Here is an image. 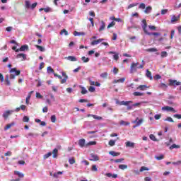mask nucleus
Returning a JSON list of instances; mask_svg holds the SVG:
<instances>
[{
    "label": "nucleus",
    "mask_w": 181,
    "mask_h": 181,
    "mask_svg": "<svg viewBox=\"0 0 181 181\" xmlns=\"http://www.w3.org/2000/svg\"><path fill=\"white\" fill-rule=\"evenodd\" d=\"M36 98H43V95H41L40 93H36Z\"/></svg>",
    "instance_id": "nucleus-62"
},
{
    "label": "nucleus",
    "mask_w": 181,
    "mask_h": 181,
    "mask_svg": "<svg viewBox=\"0 0 181 181\" xmlns=\"http://www.w3.org/2000/svg\"><path fill=\"white\" fill-rule=\"evenodd\" d=\"M108 145H110V146H114L115 145V140H110Z\"/></svg>",
    "instance_id": "nucleus-47"
},
{
    "label": "nucleus",
    "mask_w": 181,
    "mask_h": 181,
    "mask_svg": "<svg viewBox=\"0 0 181 181\" xmlns=\"http://www.w3.org/2000/svg\"><path fill=\"white\" fill-rule=\"evenodd\" d=\"M181 83L177 81V80L170 79L169 80V86H180Z\"/></svg>",
    "instance_id": "nucleus-7"
},
{
    "label": "nucleus",
    "mask_w": 181,
    "mask_h": 181,
    "mask_svg": "<svg viewBox=\"0 0 181 181\" xmlns=\"http://www.w3.org/2000/svg\"><path fill=\"white\" fill-rule=\"evenodd\" d=\"M88 91H90V93H94V91H95V88H94V86H90L88 88Z\"/></svg>",
    "instance_id": "nucleus-55"
},
{
    "label": "nucleus",
    "mask_w": 181,
    "mask_h": 181,
    "mask_svg": "<svg viewBox=\"0 0 181 181\" xmlns=\"http://www.w3.org/2000/svg\"><path fill=\"white\" fill-rule=\"evenodd\" d=\"M81 94H83V95L87 94L88 90H87V89H86V88L81 86Z\"/></svg>",
    "instance_id": "nucleus-43"
},
{
    "label": "nucleus",
    "mask_w": 181,
    "mask_h": 181,
    "mask_svg": "<svg viewBox=\"0 0 181 181\" xmlns=\"http://www.w3.org/2000/svg\"><path fill=\"white\" fill-rule=\"evenodd\" d=\"M25 50H29V46L28 45L21 46L20 49H17L16 50V52L18 53L19 52H25Z\"/></svg>",
    "instance_id": "nucleus-5"
},
{
    "label": "nucleus",
    "mask_w": 181,
    "mask_h": 181,
    "mask_svg": "<svg viewBox=\"0 0 181 181\" xmlns=\"http://www.w3.org/2000/svg\"><path fill=\"white\" fill-rule=\"evenodd\" d=\"M47 70L48 73H54V70L53 69V68H52V66H48Z\"/></svg>",
    "instance_id": "nucleus-49"
},
{
    "label": "nucleus",
    "mask_w": 181,
    "mask_h": 181,
    "mask_svg": "<svg viewBox=\"0 0 181 181\" xmlns=\"http://www.w3.org/2000/svg\"><path fill=\"white\" fill-rule=\"evenodd\" d=\"M85 35H86V33L84 32H78V31L74 32V36H84Z\"/></svg>",
    "instance_id": "nucleus-16"
},
{
    "label": "nucleus",
    "mask_w": 181,
    "mask_h": 181,
    "mask_svg": "<svg viewBox=\"0 0 181 181\" xmlns=\"http://www.w3.org/2000/svg\"><path fill=\"white\" fill-rule=\"evenodd\" d=\"M139 9H145V8H146V6L145 5V4L142 3L139 5Z\"/></svg>",
    "instance_id": "nucleus-59"
},
{
    "label": "nucleus",
    "mask_w": 181,
    "mask_h": 181,
    "mask_svg": "<svg viewBox=\"0 0 181 181\" xmlns=\"http://www.w3.org/2000/svg\"><path fill=\"white\" fill-rule=\"evenodd\" d=\"M180 19V16H177V17L175 16H173L171 18V22L173 23V22H177Z\"/></svg>",
    "instance_id": "nucleus-20"
},
{
    "label": "nucleus",
    "mask_w": 181,
    "mask_h": 181,
    "mask_svg": "<svg viewBox=\"0 0 181 181\" xmlns=\"http://www.w3.org/2000/svg\"><path fill=\"white\" fill-rule=\"evenodd\" d=\"M13 125H15V122H11L10 124H8L5 127H4V130L5 131H8V129H9L10 128H12V127H13Z\"/></svg>",
    "instance_id": "nucleus-19"
},
{
    "label": "nucleus",
    "mask_w": 181,
    "mask_h": 181,
    "mask_svg": "<svg viewBox=\"0 0 181 181\" xmlns=\"http://www.w3.org/2000/svg\"><path fill=\"white\" fill-rule=\"evenodd\" d=\"M58 152H59V150H57V148H54L52 151V153H53L52 158H57Z\"/></svg>",
    "instance_id": "nucleus-29"
},
{
    "label": "nucleus",
    "mask_w": 181,
    "mask_h": 181,
    "mask_svg": "<svg viewBox=\"0 0 181 181\" xmlns=\"http://www.w3.org/2000/svg\"><path fill=\"white\" fill-rule=\"evenodd\" d=\"M172 165H181V160L171 163Z\"/></svg>",
    "instance_id": "nucleus-64"
},
{
    "label": "nucleus",
    "mask_w": 181,
    "mask_h": 181,
    "mask_svg": "<svg viewBox=\"0 0 181 181\" xmlns=\"http://www.w3.org/2000/svg\"><path fill=\"white\" fill-rule=\"evenodd\" d=\"M115 25V21H112L110 23H109L107 28L110 29V28H114Z\"/></svg>",
    "instance_id": "nucleus-37"
},
{
    "label": "nucleus",
    "mask_w": 181,
    "mask_h": 181,
    "mask_svg": "<svg viewBox=\"0 0 181 181\" xmlns=\"http://www.w3.org/2000/svg\"><path fill=\"white\" fill-rule=\"evenodd\" d=\"M146 88H149V86H147L146 85H140L137 87V90H141V91H145Z\"/></svg>",
    "instance_id": "nucleus-14"
},
{
    "label": "nucleus",
    "mask_w": 181,
    "mask_h": 181,
    "mask_svg": "<svg viewBox=\"0 0 181 181\" xmlns=\"http://www.w3.org/2000/svg\"><path fill=\"white\" fill-rule=\"evenodd\" d=\"M110 160H113V159ZM124 158H119V159H116V160H114V162L115 163H121L122 162H124Z\"/></svg>",
    "instance_id": "nucleus-32"
},
{
    "label": "nucleus",
    "mask_w": 181,
    "mask_h": 181,
    "mask_svg": "<svg viewBox=\"0 0 181 181\" xmlns=\"http://www.w3.org/2000/svg\"><path fill=\"white\" fill-rule=\"evenodd\" d=\"M5 81L7 86H11V81H9V75L6 76Z\"/></svg>",
    "instance_id": "nucleus-33"
},
{
    "label": "nucleus",
    "mask_w": 181,
    "mask_h": 181,
    "mask_svg": "<svg viewBox=\"0 0 181 181\" xmlns=\"http://www.w3.org/2000/svg\"><path fill=\"white\" fill-rule=\"evenodd\" d=\"M179 148H180V146L179 145H176V144H173L170 147V149L172 150V149H178Z\"/></svg>",
    "instance_id": "nucleus-40"
},
{
    "label": "nucleus",
    "mask_w": 181,
    "mask_h": 181,
    "mask_svg": "<svg viewBox=\"0 0 181 181\" xmlns=\"http://www.w3.org/2000/svg\"><path fill=\"white\" fill-rule=\"evenodd\" d=\"M133 95H134L135 97H141L142 95H144V93H141V92H134L133 93Z\"/></svg>",
    "instance_id": "nucleus-31"
},
{
    "label": "nucleus",
    "mask_w": 181,
    "mask_h": 181,
    "mask_svg": "<svg viewBox=\"0 0 181 181\" xmlns=\"http://www.w3.org/2000/svg\"><path fill=\"white\" fill-rule=\"evenodd\" d=\"M23 122H29V117L28 116H24L23 118Z\"/></svg>",
    "instance_id": "nucleus-56"
},
{
    "label": "nucleus",
    "mask_w": 181,
    "mask_h": 181,
    "mask_svg": "<svg viewBox=\"0 0 181 181\" xmlns=\"http://www.w3.org/2000/svg\"><path fill=\"white\" fill-rule=\"evenodd\" d=\"M62 76L64 77V78L61 80L60 83H61V84H64L65 83L67 82V78H69V76L64 71H62Z\"/></svg>",
    "instance_id": "nucleus-6"
},
{
    "label": "nucleus",
    "mask_w": 181,
    "mask_h": 181,
    "mask_svg": "<svg viewBox=\"0 0 181 181\" xmlns=\"http://www.w3.org/2000/svg\"><path fill=\"white\" fill-rule=\"evenodd\" d=\"M155 158H156V159H157V160H161V159H164L165 156L160 155L159 156H156Z\"/></svg>",
    "instance_id": "nucleus-54"
},
{
    "label": "nucleus",
    "mask_w": 181,
    "mask_h": 181,
    "mask_svg": "<svg viewBox=\"0 0 181 181\" xmlns=\"http://www.w3.org/2000/svg\"><path fill=\"white\" fill-rule=\"evenodd\" d=\"M146 77H148V78H150V80H153L152 73L151 72V71L147 69L146 70Z\"/></svg>",
    "instance_id": "nucleus-21"
},
{
    "label": "nucleus",
    "mask_w": 181,
    "mask_h": 181,
    "mask_svg": "<svg viewBox=\"0 0 181 181\" xmlns=\"http://www.w3.org/2000/svg\"><path fill=\"white\" fill-rule=\"evenodd\" d=\"M142 28H143V30L144 32V33H146V35H148V36H151V33L148 32V30L146 29L147 26H148V24L146 23V20H143L142 21Z\"/></svg>",
    "instance_id": "nucleus-3"
},
{
    "label": "nucleus",
    "mask_w": 181,
    "mask_h": 181,
    "mask_svg": "<svg viewBox=\"0 0 181 181\" xmlns=\"http://www.w3.org/2000/svg\"><path fill=\"white\" fill-rule=\"evenodd\" d=\"M134 6H138V3L129 4L127 7V9H131V8H134Z\"/></svg>",
    "instance_id": "nucleus-42"
},
{
    "label": "nucleus",
    "mask_w": 181,
    "mask_h": 181,
    "mask_svg": "<svg viewBox=\"0 0 181 181\" xmlns=\"http://www.w3.org/2000/svg\"><path fill=\"white\" fill-rule=\"evenodd\" d=\"M92 172H98V168L96 165H93L91 168Z\"/></svg>",
    "instance_id": "nucleus-38"
},
{
    "label": "nucleus",
    "mask_w": 181,
    "mask_h": 181,
    "mask_svg": "<svg viewBox=\"0 0 181 181\" xmlns=\"http://www.w3.org/2000/svg\"><path fill=\"white\" fill-rule=\"evenodd\" d=\"M145 170H149V168H146L145 166H142L141 168H140V172H144Z\"/></svg>",
    "instance_id": "nucleus-58"
},
{
    "label": "nucleus",
    "mask_w": 181,
    "mask_h": 181,
    "mask_svg": "<svg viewBox=\"0 0 181 181\" xmlns=\"http://www.w3.org/2000/svg\"><path fill=\"white\" fill-rule=\"evenodd\" d=\"M12 112H13V110H6V112H4V113L3 114V117L5 118V119H8V117H9V115L11 114H12Z\"/></svg>",
    "instance_id": "nucleus-9"
},
{
    "label": "nucleus",
    "mask_w": 181,
    "mask_h": 181,
    "mask_svg": "<svg viewBox=\"0 0 181 181\" xmlns=\"http://www.w3.org/2000/svg\"><path fill=\"white\" fill-rule=\"evenodd\" d=\"M33 93V90L29 92L28 95L27 96V98L25 99V104H29V100H30Z\"/></svg>",
    "instance_id": "nucleus-18"
},
{
    "label": "nucleus",
    "mask_w": 181,
    "mask_h": 181,
    "mask_svg": "<svg viewBox=\"0 0 181 181\" xmlns=\"http://www.w3.org/2000/svg\"><path fill=\"white\" fill-rule=\"evenodd\" d=\"M149 138L151 141H156V137L153 134H150Z\"/></svg>",
    "instance_id": "nucleus-60"
},
{
    "label": "nucleus",
    "mask_w": 181,
    "mask_h": 181,
    "mask_svg": "<svg viewBox=\"0 0 181 181\" xmlns=\"http://www.w3.org/2000/svg\"><path fill=\"white\" fill-rule=\"evenodd\" d=\"M110 21H115V22H121V18H117L115 16L110 17Z\"/></svg>",
    "instance_id": "nucleus-28"
},
{
    "label": "nucleus",
    "mask_w": 181,
    "mask_h": 181,
    "mask_svg": "<svg viewBox=\"0 0 181 181\" xmlns=\"http://www.w3.org/2000/svg\"><path fill=\"white\" fill-rule=\"evenodd\" d=\"M78 145L81 146V148H84L86 146V139H81L78 141Z\"/></svg>",
    "instance_id": "nucleus-13"
},
{
    "label": "nucleus",
    "mask_w": 181,
    "mask_h": 181,
    "mask_svg": "<svg viewBox=\"0 0 181 181\" xmlns=\"http://www.w3.org/2000/svg\"><path fill=\"white\" fill-rule=\"evenodd\" d=\"M105 29V23L104 21H101V26L99 28V32H103Z\"/></svg>",
    "instance_id": "nucleus-22"
},
{
    "label": "nucleus",
    "mask_w": 181,
    "mask_h": 181,
    "mask_svg": "<svg viewBox=\"0 0 181 181\" xmlns=\"http://www.w3.org/2000/svg\"><path fill=\"white\" fill-rule=\"evenodd\" d=\"M120 125L127 126V125H129V122L122 120V121H120Z\"/></svg>",
    "instance_id": "nucleus-53"
},
{
    "label": "nucleus",
    "mask_w": 181,
    "mask_h": 181,
    "mask_svg": "<svg viewBox=\"0 0 181 181\" xmlns=\"http://www.w3.org/2000/svg\"><path fill=\"white\" fill-rule=\"evenodd\" d=\"M160 56H161L162 58L168 57V52H166L165 51H163L160 53Z\"/></svg>",
    "instance_id": "nucleus-45"
},
{
    "label": "nucleus",
    "mask_w": 181,
    "mask_h": 181,
    "mask_svg": "<svg viewBox=\"0 0 181 181\" xmlns=\"http://www.w3.org/2000/svg\"><path fill=\"white\" fill-rule=\"evenodd\" d=\"M132 103V101H122L121 105H128V104Z\"/></svg>",
    "instance_id": "nucleus-44"
},
{
    "label": "nucleus",
    "mask_w": 181,
    "mask_h": 181,
    "mask_svg": "<svg viewBox=\"0 0 181 181\" xmlns=\"http://www.w3.org/2000/svg\"><path fill=\"white\" fill-rule=\"evenodd\" d=\"M134 122L136 123V126H133V128H136V127H139L140 125H142V122H144V119H140L139 117H136Z\"/></svg>",
    "instance_id": "nucleus-4"
},
{
    "label": "nucleus",
    "mask_w": 181,
    "mask_h": 181,
    "mask_svg": "<svg viewBox=\"0 0 181 181\" xmlns=\"http://www.w3.org/2000/svg\"><path fill=\"white\" fill-rule=\"evenodd\" d=\"M124 81H125V78H121L120 79H118V80L115 79L113 81V83L115 84L117 83H124Z\"/></svg>",
    "instance_id": "nucleus-25"
},
{
    "label": "nucleus",
    "mask_w": 181,
    "mask_h": 181,
    "mask_svg": "<svg viewBox=\"0 0 181 181\" xmlns=\"http://www.w3.org/2000/svg\"><path fill=\"white\" fill-rule=\"evenodd\" d=\"M69 163H70V165H74V163H76V159L74 158V157L69 158Z\"/></svg>",
    "instance_id": "nucleus-30"
},
{
    "label": "nucleus",
    "mask_w": 181,
    "mask_h": 181,
    "mask_svg": "<svg viewBox=\"0 0 181 181\" xmlns=\"http://www.w3.org/2000/svg\"><path fill=\"white\" fill-rule=\"evenodd\" d=\"M16 57L17 59H21V57H23V60H26V54H18Z\"/></svg>",
    "instance_id": "nucleus-26"
},
{
    "label": "nucleus",
    "mask_w": 181,
    "mask_h": 181,
    "mask_svg": "<svg viewBox=\"0 0 181 181\" xmlns=\"http://www.w3.org/2000/svg\"><path fill=\"white\" fill-rule=\"evenodd\" d=\"M173 117L177 118V119H181V115H178V114L174 115Z\"/></svg>",
    "instance_id": "nucleus-63"
},
{
    "label": "nucleus",
    "mask_w": 181,
    "mask_h": 181,
    "mask_svg": "<svg viewBox=\"0 0 181 181\" xmlns=\"http://www.w3.org/2000/svg\"><path fill=\"white\" fill-rule=\"evenodd\" d=\"M113 59L115 60V62H118V59H119V54L116 52V54L113 55Z\"/></svg>",
    "instance_id": "nucleus-41"
},
{
    "label": "nucleus",
    "mask_w": 181,
    "mask_h": 181,
    "mask_svg": "<svg viewBox=\"0 0 181 181\" xmlns=\"http://www.w3.org/2000/svg\"><path fill=\"white\" fill-rule=\"evenodd\" d=\"M92 117H93V118H94V119H98V121L103 119L102 117L97 116L95 115H92Z\"/></svg>",
    "instance_id": "nucleus-46"
},
{
    "label": "nucleus",
    "mask_w": 181,
    "mask_h": 181,
    "mask_svg": "<svg viewBox=\"0 0 181 181\" xmlns=\"http://www.w3.org/2000/svg\"><path fill=\"white\" fill-rule=\"evenodd\" d=\"M158 87L160 88H162V90H163L164 91H166V90L168 89V85H166V84H165L163 83H160Z\"/></svg>",
    "instance_id": "nucleus-15"
},
{
    "label": "nucleus",
    "mask_w": 181,
    "mask_h": 181,
    "mask_svg": "<svg viewBox=\"0 0 181 181\" xmlns=\"http://www.w3.org/2000/svg\"><path fill=\"white\" fill-rule=\"evenodd\" d=\"M35 47L40 50V52H45V47L40 46V45H35Z\"/></svg>",
    "instance_id": "nucleus-35"
},
{
    "label": "nucleus",
    "mask_w": 181,
    "mask_h": 181,
    "mask_svg": "<svg viewBox=\"0 0 181 181\" xmlns=\"http://www.w3.org/2000/svg\"><path fill=\"white\" fill-rule=\"evenodd\" d=\"M119 169L122 170H125V169H128V165L125 164H120L119 165Z\"/></svg>",
    "instance_id": "nucleus-23"
},
{
    "label": "nucleus",
    "mask_w": 181,
    "mask_h": 181,
    "mask_svg": "<svg viewBox=\"0 0 181 181\" xmlns=\"http://www.w3.org/2000/svg\"><path fill=\"white\" fill-rule=\"evenodd\" d=\"M125 145L127 148H135V143L131 141H127Z\"/></svg>",
    "instance_id": "nucleus-11"
},
{
    "label": "nucleus",
    "mask_w": 181,
    "mask_h": 181,
    "mask_svg": "<svg viewBox=\"0 0 181 181\" xmlns=\"http://www.w3.org/2000/svg\"><path fill=\"white\" fill-rule=\"evenodd\" d=\"M141 64L139 65V62H132L130 66V73L132 74L138 71V69H144L145 66V62L142 60Z\"/></svg>",
    "instance_id": "nucleus-1"
},
{
    "label": "nucleus",
    "mask_w": 181,
    "mask_h": 181,
    "mask_svg": "<svg viewBox=\"0 0 181 181\" xmlns=\"http://www.w3.org/2000/svg\"><path fill=\"white\" fill-rule=\"evenodd\" d=\"M67 60H70V62H77V58L73 56H69L66 57Z\"/></svg>",
    "instance_id": "nucleus-24"
},
{
    "label": "nucleus",
    "mask_w": 181,
    "mask_h": 181,
    "mask_svg": "<svg viewBox=\"0 0 181 181\" xmlns=\"http://www.w3.org/2000/svg\"><path fill=\"white\" fill-rule=\"evenodd\" d=\"M51 121L53 123L56 122V115H52L51 116Z\"/></svg>",
    "instance_id": "nucleus-61"
},
{
    "label": "nucleus",
    "mask_w": 181,
    "mask_h": 181,
    "mask_svg": "<svg viewBox=\"0 0 181 181\" xmlns=\"http://www.w3.org/2000/svg\"><path fill=\"white\" fill-rule=\"evenodd\" d=\"M109 155H111L112 156H119V155H121V153L111 151L109 152Z\"/></svg>",
    "instance_id": "nucleus-17"
},
{
    "label": "nucleus",
    "mask_w": 181,
    "mask_h": 181,
    "mask_svg": "<svg viewBox=\"0 0 181 181\" xmlns=\"http://www.w3.org/2000/svg\"><path fill=\"white\" fill-rule=\"evenodd\" d=\"M146 52H158V49H156V48H149V49H146Z\"/></svg>",
    "instance_id": "nucleus-52"
},
{
    "label": "nucleus",
    "mask_w": 181,
    "mask_h": 181,
    "mask_svg": "<svg viewBox=\"0 0 181 181\" xmlns=\"http://www.w3.org/2000/svg\"><path fill=\"white\" fill-rule=\"evenodd\" d=\"M81 60L83 62V63H88V62H90V58L82 57Z\"/></svg>",
    "instance_id": "nucleus-34"
},
{
    "label": "nucleus",
    "mask_w": 181,
    "mask_h": 181,
    "mask_svg": "<svg viewBox=\"0 0 181 181\" xmlns=\"http://www.w3.org/2000/svg\"><path fill=\"white\" fill-rule=\"evenodd\" d=\"M63 33H64L65 36L69 35V32L66 29H63L60 31V35H63Z\"/></svg>",
    "instance_id": "nucleus-39"
},
{
    "label": "nucleus",
    "mask_w": 181,
    "mask_h": 181,
    "mask_svg": "<svg viewBox=\"0 0 181 181\" xmlns=\"http://www.w3.org/2000/svg\"><path fill=\"white\" fill-rule=\"evenodd\" d=\"M49 156H52L51 152H49L47 154L44 155V159H47V158H49Z\"/></svg>",
    "instance_id": "nucleus-57"
},
{
    "label": "nucleus",
    "mask_w": 181,
    "mask_h": 181,
    "mask_svg": "<svg viewBox=\"0 0 181 181\" xmlns=\"http://www.w3.org/2000/svg\"><path fill=\"white\" fill-rule=\"evenodd\" d=\"M152 11L151 6H147L144 11L145 13H149Z\"/></svg>",
    "instance_id": "nucleus-36"
},
{
    "label": "nucleus",
    "mask_w": 181,
    "mask_h": 181,
    "mask_svg": "<svg viewBox=\"0 0 181 181\" xmlns=\"http://www.w3.org/2000/svg\"><path fill=\"white\" fill-rule=\"evenodd\" d=\"M90 158L91 159L90 160H91L92 162H95L97 160H99V158L98 156L97 155H94V154H90Z\"/></svg>",
    "instance_id": "nucleus-12"
},
{
    "label": "nucleus",
    "mask_w": 181,
    "mask_h": 181,
    "mask_svg": "<svg viewBox=\"0 0 181 181\" xmlns=\"http://www.w3.org/2000/svg\"><path fill=\"white\" fill-rule=\"evenodd\" d=\"M103 40H104V39H103V38H100L97 40H95L90 42V45H91V46H95V45H98V43H101V42H103Z\"/></svg>",
    "instance_id": "nucleus-10"
},
{
    "label": "nucleus",
    "mask_w": 181,
    "mask_h": 181,
    "mask_svg": "<svg viewBox=\"0 0 181 181\" xmlns=\"http://www.w3.org/2000/svg\"><path fill=\"white\" fill-rule=\"evenodd\" d=\"M107 76L108 74L107 72H104L100 74V77H102V78H107Z\"/></svg>",
    "instance_id": "nucleus-51"
},
{
    "label": "nucleus",
    "mask_w": 181,
    "mask_h": 181,
    "mask_svg": "<svg viewBox=\"0 0 181 181\" xmlns=\"http://www.w3.org/2000/svg\"><path fill=\"white\" fill-rule=\"evenodd\" d=\"M14 175H17V176H18V177H23L25 176V175H23V173H21L19 171H14Z\"/></svg>",
    "instance_id": "nucleus-27"
},
{
    "label": "nucleus",
    "mask_w": 181,
    "mask_h": 181,
    "mask_svg": "<svg viewBox=\"0 0 181 181\" xmlns=\"http://www.w3.org/2000/svg\"><path fill=\"white\" fill-rule=\"evenodd\" d=\"M91 145H97V141H89L86 144V146H90Z\"/></svg>",
    "instance_id": "nucleus-50"
},
{
    "label": "nucleus",
    "mask_w": 181,
    "mask_h": 181,
    "mask_svg": "<svg viewBox=\"0 0 181 181\" xmlns=\"http://www.w3.org/2000/svg\"><path fill=\"white\" fill-rule=\"evenodd\" d=\"M9 73H11L9 76L10 80H15V78H16V76L21 75V71L17 70L16 68H12L9 71Z\"/></svg>",
    "instance_id": "nucleus-2"
},
{
    "label": "nucleus",
    "mask_w": 181,
    "mask_h": 181,
    "mask_svg": "<svg viewBox=\"0 0 181 181\" xmlns=\"http://www.w3.org/2000/svg\"><path fill=\"white\" fill-rule=\"evenodd\" d=\"M163 111H170L171 112H176V110H175V108L170 107V106H165L162 107Z\"/></svg>",
    "instance_id": "nucleus-8"
},
{
    "label": "nucleus",
    "mask_w": 181,
    "mask_h": 181,
    "mask_svg": "<svg viewBox=\"0 0 181 181\" xmlns=\"http://www.w3.org/2000/svg\"><path fill=\"white\" fill-rule=\"evenodd\" d=\"M25 6L27 9H29V8H30V1H25Z\"/></svg>",
    "instance_id": "nucleus-48"
}]
</instances>
